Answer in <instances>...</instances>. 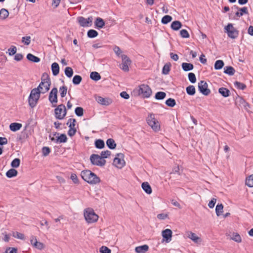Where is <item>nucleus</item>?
Returning a JSON list of instances; mask_svg holds the SVG:
<instances>
[{
  "label": "nucleus",
  "mask_w": 253,
  "mask_h": 253,
  "mask_svg": "<svg viewBox=\"0 0 253 253\" xmlns=\"http://www.w3.org/2000/svg\"><path fill=\"white\" fill-rule=\"evenodd\" d=\"M81 175L84 181L89 184H96L100 182L99 177L89 170H83Z\"/></svg>",
  "instance_id": "nucleus-1"
},
{
  "label": "nucleus",
  "mask_w": 253,
  "mask_h": 253,
  "mask_svg": "<svg viewBox=\"0 0 253 253\" xmlns=\"http://www.w3.org/2000/svg\"><path fill=\"white\" fill-rule=\"evenodd\" d=\"M51 82L48 75L46 73H43L42 77V82L36 88L39 90L41 93H45L49 90Z\"/></svg>",
  "instance_id": "nucleus-2"
},
{
  "label": "nucleus",
  "mask_w": 253,
  "mask_h": 253,
  "mask_svg": "<svg viewBox=\"0 0 253 253\" xmlns=\"http://www.w3.org/2000/svg\"><path fill=\"white\" fill-rule=\"evenodd\" d=\"M84 215L86 221L88 223L96 222L98 219V216L94 210L91 208H86L84 211Z\"/></svg>",
  "instance_id": "nucleus-3"
},
{
  "label": "nucleus",
  "mask_w": 253,
  "mask_h": 253,
  "mask_svg": "<svg viewBox=\"0 0 253 253\" xmlns=\"http://www.w3.org/2000/svg\"><path fill=\"white\" fill-rule=\"evenodd\" d=\"M41 93L36 88L33 89L28 98L29 105L31 108H34L37 104L40 97Z\"/></svg>",
  "instance_id": "nucleus-4"
},
{
  "label": "nucleus",
  "mask_w": 253,
  "mask_h": 253,
  "mask_svg": "<svg viewBox=\"0 0 253 253\" xmlns=\"http://www.w3.org/2000/svg\"><path fill=\"white\" fill-rule=\"evenodd\" d=\"M147 123L152 129L157 132L160 130V125L159 122L155 118L153 114H150L147 118Z\"/></svg>",
  "instance_id": "nucleus-5"
},
{
  "label": "nucleus",
  "mask_w": 253,
  "mask_h": 253,
  "mask_svg": "<svg viewBox=\"0 0 253 253\" xmlns=\"http://www.w3.org/2000/svg\"><path fill=\"white\" fill-rule=\"evenodd\" d=\"M138 93L143 98H149L151 95L152 91L149 85L142 84L139 86Z\"/></svg>",
  "instance_id": "nucleus-6"
},
{
  "label": "nucleus",
  "mask_w": 253,
  "mask_h": 253,
  "mask_svg": "<svg viewBox=\"0 0 253 253\" xmlns=\"http://www.w3.org/2000/svg\"><path fill=\"white\" fill-rule=\"evenodd\" d=\"M55 117L59 120L63 119L67 114L66 107L63 104L59 105L54 110Z\"/></svg>",
  "instance_id": "nucleus-7"
},
{
  "label": "nucleus",
  "mask_w": 253,
  "mask_h": 253,
  "mask_svg": "<svg viewBox=\"0 0 253 253\" xmlns=\"http://www.w3.org/2000/svg\"><path fill=\"white\" fill-rule=\"evenodd\" d=\"M90 160L92 165L102 167L106 164V161L97 154H92Z\"/></svg>",
  "instance_id": "nucleus-8"
},
{
  "label": "nucleus",
  "mask_w": 253,
  "mask_h": 253,
  "mask_svg": "<svg viewBox=\"0 0 253 253\" xmlns=\"http://www.w3.org/2000/svg\"><path fill=\"white\" fill-rule=\"evenodd\" d=\"M124 155L122 153H118L116 155L113 161V165L118 169H122L125 165V161L124 160Z\"/></svg>",
  "instance_id": "nucleus-9"
},
{
  "label": "nucleus",
  "mask_w": 253,
  "mask_h": 253,
  "mask_svg": "<svg viewBox=\"0 0 253 253\" xmlns=\"http://www.w3.org/2000/svg\"><path fill=\"white\" fill-rule=\"evenodd\" d=\"M225 30L228 34V36L231 39H236L238 36V31L234 28L233 25L231 23L228 24L225 27Z\"/></svg>",
  "instance_id": "nucleus-10"
},
{
  "label": "nucleus",
  "mask_w": 253,
  "mask_h": 253,
  "mask_svg": "<svg viewBox=\"0 0 253 253\" xmlns=\"http://www.w3.org/2000/svg\"><path fill=\"white\" fill-rule=\"evenodd\" d=\"M78 21L82 27H89L92 25L93 18L92 16L85 19L84 17L80 16L77 18Z\"/></svg>",
  "instance_id": "nucleus-11"
},
{
  "label": "nucleus",
  "mask_w": 253,
  "mask_h": 253,
  "mask_svg": "<svg viewBox=\"0 0 253 253\" xmlns=\"http://www.w3.org/2000/svg\"><path fill=\"white\" fill-rule=\"evenodd\" d=\"M122 59V66L120 67L124 71L127 72L129 71L128 66L131 64L130 59L125 54L121 55Z\"/></svg>",
  "instance_id": "nucleus-12"
},
{
  "label": "nucleus",
  "mask_w": 253,
  "mask_h": 253,
  "mask_svg": "<svg viewBox=\"0 0 253 253\" xmlns=\"http://www.w3.org/2000/svg\"><path fill=\"white\" fill-rule=\"evenodd\" d=\"M198 89L201 93L204 95H208L211 90L208 88V84L204 81H201L198 83Z\"/></svg>",
  "instance_id": "nucleus-13"
},
{
  "label": "nucleus",
  "mask_w": 253,
  "mask_h": 253,
  "mask_svg": "<svg viewBox=\"0 0 253 253\" xmlns=\"http://www.w3.org/2000/svg\"><path fill=\"white\" fill-rule=\"evenodd\" d=\"M30 242L31 245L37 249L42 250L45 248V245L42 242L37 241L36 236H31L30 237Z\"/></svg>",
  "instance_id": "nucleus-14"
},
{
  "label": "nucleus",
  "mask_w": 253,
  "mask_h": 253,
  "mask_svg": "<svg viewBox=\"0 0 253 253\" xmlns=\"http://www.w3.org/2000/svg\"><path fill=\"white\" fill-rule=\"evenodd\" d=\"M54 136H56V138L54 137H51V135L49 136L51 140L55 141L56 143H65L67 141V137L65 134H61L60 136L59 135V133H55L54 134Z\"/></svg>",
  "instance_id": "nucleus-15"
},
{
  "label": "nucleus",
  "mask_w": 253,
  "mask_h": 253,
  "mask_svg": "<svg viewBox=\"0 0 253 253\" xmlns=\"http://www.w3.org/2000/svg\"><path fill=\"white\" fill-rule=\"evenodd\" d=\"M172 232L170 229H166L162 232L163 241L166 243H169L171 241Z\"/></svg>",
  "instance_id": "nucleus-16"
},
{
  "label": "nucleus",
  "mask_w": 253,
  "mask_h": 253,
  "mask_svg": "<svg viewBox=\"0 0 253 253\" xmlns=\"http://www.w3.org/2000/svg\"><path fill=\"white\" fill-rule=\"evenodd\" d=\"M57 88L54 87L52 89L49 93V100L52 104H56L57 102Z\"/></svg>",
  "instance_id": "nucleus-17"
},
{
  "label": "nucleus",
  "mask_w": 253,
  "mask_h": 253,
  "mask_svg": "<svg viewBox=\"0 0 253 253\" xmlns=\"http://www.w3.org/2000/svg\"><path fill=\"white\" fill-rule=\"evenodd\" d=\"M96 101L100 104L105 106H108L112 103L111 99L108 98H103L101 96H98L96 98Z\"/></svg>",
  "instance_id": "nucleus-18"
},
{
  "label": "nucleus",
  "mask_w": 253,
  "mask_h": 253,
  "mask_svg": "<svg viewBox=\"0 0 253 253\" xmlns=\"http://www.w3.org/2000/svg\"><path fill=\"white\" fill-rule=\"evenodd\" d=\"M149 250L147 245H143L135 247V252L136 253H146Z\"/></svg>",
  "instance_id": "nucleus-19"
},
{
  "label": "nucleus",
  "mask_w": 253,
  "mask_h": 253,
  "mask_svg": "<svg viewBox=\"0 0 253 253\" xmlns=\"http://www.w3.org/2000/svg\"><path fill=\"white\" fill-rule=\"evenodd\" d=\"M143 190L148 194H151L152 192V188L147 182H144L141 184Z\"/></svg>",
  "instance_id": "nucleus-20"
},
{
  "label": "nucleus",
  "mask_w": 253,
  "mask_h": 253,
  "mask_svg": "<svg viewBox=\"0 0 253 253\" xmlns=\"http://www.w3.org/2000/svg\"><path fill=\"white\" fill-rule=\"evenodd\" d=\"M229 235L231 240H232L238 243L242 242L241 237L238 233L233 232L231 233Z\"/></svg>",
  "instance_id": "nucleus-21"
},
{
  "label": "nucleus",
  "mask_w": 253,
  "mask_h": 253,
  "mask_svg": "<svg viewBox=\"0 0 253 253\" xmlns=\"http://www.w3.org/2000/svg\"><path fill=\"white\" fill-rule=\"evenodd\" d=\"M188 237L196 243L201 241L200 238L197 236L195 233L192 232H190L188 234Z\"/></svg>",
  "instance_id": "nucleus-22"
},
{
  "label": "nucleus",
  "mask_w": 253,
  "mask_h": 253,
  "mask_svg": "<svg viewBox=\"0 0 253 253\" xmlns=\"http://www.w3.org/2000/svg\"><path fill=\"white\" fill-rule=\"evenodd\" d=\"M95 26L98 29L102 28L105 25V22L103 19L97 17L94 22Z\"/></svg>",
  "instance_id": "nucleus-23"
},
{
  "label": "nucleus",
  "mask_w": 253,
  "mask_h": 253,
  "mask_svg": "<svg viewBox=\"0 0 253 253\" xmlns=\"http://www.w3.org/2000/svg\"><path fill=\"white\" fill-rule=\"evenodd\" d=\"M236 103L239 105L241 106H243L245 108H246L247 106H249L248 103L246 102L243 98L240 96H238L237 97H236Z\"/></svg>",
  "instance_id": "nucleus-24"
},
{
  "label": "nucleus",
  "mask_w": 253,
  "mask_h": 253,
  "mask_svg": "<svg viewBox=\"0 0 253 253\" xmlns=\"http://www.w3.org/2000/svg\"><path fill=\"white\" fill-rule=\"evenodd\" d=\"M218 92L221 95L224 97H227L230 95V92L229 89L225 87H220L218 89Z\"/></svg>",
  "instance_id": "nucleus-25"
},
{
  "label": "nucleus",
  "mask_w": 253,
  "mask_h": 253,
  "mask_svg": "<svg viewBox=\"0 0 253 253\" xmlns=\"http://www.w3.org/2000/svg\"><path fill=\"white\" fill-rule=\"evenodd\" d=\"M22 124L17 123H11L9 126L10 129L12 131H16L22 127Z\"/></svg>",
  "instance_id": "nucleus-26"
},
{
  "label": "nucleus",
  "mask_w": 253,
  "mask_h": 253,
  "mask_svg": "<svg viewBox=\"0 0 253 253\" xmlns=\"http://www.w3.org/2000/svg\"><path fill=\"white\" fill-rule=\"evenodd\" d=\"M51 70L54 76H57L59 73V66L58 63L54 62L51 65Z\"/></svg>",
  "instance_id": "nucleus-27"
},
{
  "label": "nucleus",
  "mask_w": 253,
  "mask_h": 253,
  "mask_svg": "<svg viewBox=\"0 0 253 253\" xmlns=\"http://www.w3.org/2000/svg\"><path fill=\"white\" fill-rule=\"evenodd\" d=\"M170 27L172 30L177 31L181 28L182 24L179 21H174L171 23Z\"/></svg>",
  "instance_id": "nucleus-28"
},
{
  "label": "nucleus",
  "mask_w": 253,
  "mask_h": 253,
  "mask_svg": "<svg viewBox=\"0 0 253 253\" xmlns=\"http://www.w3.org/2000/svg\"><path fill=\"white\" fill-rule=\"evenodd\" d=\"M27 58L28 60L35 63L40 62V59L31 53H28L27 55Z\"/></svg>",
  "instance_id": "nucleus-29"
},
{
  "label": "nucleus",
  "mask_w": 253,
  "mask_h": 253,
  "mask_svg": "<svg viewBox=\"0 0 253 253\" xmlns=\"http://www.w3.org/2000/svg\"><path fill=\"white\" fill-rule=\"evenodd\" d=\"M17 174L18 171L16 169H11L6 172V175L8 178H11L16 176Z\"/></svg>",
  "instance_id": "nucleus-30"
},
{
  "label": "nucleus",
  "mask_w": 253,
  "mask_h": 253,
  "mask_svg": "<svg viewBox=\"0 0 253 253\" xmlns=\"http://www.w3.org/2000/svg\"><path fill=\"white\" fill-rule=\"evenodd\" d=\"M235 72V69L231 66H226L224 68V73L230 76H233Z\"/></svg>",
  "instance_id": "nucleus-31"
},
{
  "label": "nucleus",
  "mask_w": 253,
  "mask_h": 253,
  "mask_svg": "<svg viewBox=\"0 0 253 253\" xmlns=\"http://www.w3.org/2000/svg\"><path fill=\"white\" fill-rule=\"evenodd\" d=\"M182 68L184 71H188L192 70L194 68V66L191 63H183L182 64Z\"/></svg>",
  "instance_id": "nucleus-32"
},
{
  "label": "nucleus",
  "mask_w": 253,
  "mask_h": 253,
  "mask_svg": "<svg viewBox=\"0 0 253 253\" xmlns=\"http://www.w3.org/2000/svg\"><path fill=\"white\" fill-rule=\"evenodd\" d=\"M239 10L240 12L237 11L235 13L236 16H237V17H240L241 16H242L244 14H248V8L247 7H243L242 8H239Z\"/></svg>",
  "instance_id": "nucleus-33"
},
{
  "label": "nucleus",
  "mask_w": 253,
  "mask_h": 253,
  "mask_svg": "<svg viewBox=\"0 0 253 253\" xmlns=\"http://www.w3.org/2000/svg\"><path fill=\"white\" fill-rule=\"evenodd\" d=\"M106 144L107 146L111 149H114L116 147V144L114 140V139L112 138L108 139L106 141Z\"/></svg>",
  "instance_id": "nucleus-34"
},
{
  "label": "nucleus",
  "mask_w": 253,
  "mask_h": 253,
  "mask_svg": "<svg viewBox=\"0 0 253 253\" xmlns=\"http://www.w3.org/2000/svg\"><path fill=\"white\" fill-rule=\"evenodd\" d=\"M90 78L93 81H97L101 79V76L98 72H92L90 74Z\"/></svg>",
  "instance_id": "nucleus-35"
},
{
  "label": "nucleus",
  "mask_w": 253,
  "mask_h": 253,
  "mask_svg": "<svg viewBox=\"0 0 253 253\" xmlns=\"http://www.w3.org/2000/svg\"><path fill=\"white\" fill-rule=\"evenodd\" d=\"M9 15V12L7 10L2 8L0 10V18L1 19H5Z\"/></svg>",
  "instance_id": "nucleus-36"
},
{
  "label": "nucleus",
  "mask_w": 253,
  "mask_h": 253,
  "mask_svg": "<svg viewBox=\"0 0 253 253\" xmlns=\"http://www.w3.org/2000/svg\"><path fill=\"white\" fill-rule=\"evenodd\" d=\"M166 96V93L165 92L159 91L155 94V98L157 100H162Z\"/></svg>",
  "instance_id": "nucleus-37"
},
{
  "label": "nucleus",
  "mask_w": 253,
  "mask_h": 253,
  "mask_svg": "<svg viewBox=\"0 0 253 253\" xmlns=\"http://www.w3.org/2000/svg\"><path fill=\"white\" fill-rule=\"evenodd\" d=\"M186 92L190 95H193L195 93V88L193 85H190L186 88Z\"/></svg>",
  "instance_id": "nucleus-38"
},
{
  "label": "nucleus",
  "mask_w": 253,
  "mask_h": 253,
  "mask_svg": "<svg viewBox=\"0 0 253 253\" xmlns=\"http://www.w3.org/2000/svg\"><path fill=\"white\" fill-rule=\"evenodd\" d=\"M223 206L222 204H218L216 206L215 212L216 215L219 216L223 212Z\"/></svg>",
  "instance_id": "nucleus-39"
},
{
  "label": "nucleus",
  "mask_w": 253,
  "mask_h": 253,
  "mask_svg": "<svg viewBox=\"0 0 253 253\" xmlns=\"http://www.w3.org/2000/svg\"><path fill=\"white\" fill-rule=\"evenodd\" d=\"M95 145L97 148L102 149L105 146L104 142L101 139H97L95 142Z\"/></svg>",
  "instance_id": "nucleus-40"
},
{
  "label": "nucleus",
  "mask_w": 253,
  "mask_h": 253,
  "mask_svg": "<svg viewBox=\"0 0 253 253\" xmlns=\"http://www.w3.org/2000/svg\"><path fill=\"white\" fill-rule=\"evenodd\" d=\"M224 66V62L222 60H217L214 64V69L215 70L221 69Z\"/></svg>",
  "instance_id": "nucleus-41"
},
{
  "label": "nucleus",
  "mask_w": 253,
  "mask_h": 253,
  "mask_svg": "<svg viewBox=\"0 0 253 253\" xmlns=\"http://www.w3.org/2000/svg\"><path fill=\"white\" fill-rule=\"evenodd\" d=\"M246 184L249 187H253V174L251 175L246 179Z\"/></svg>",
  "instance_id": "nucleus-42"
},
{
  "label": "nucleus",
  "mask_w": 253,
  "mask_h": 253,
  "mask_svg": "<svg viewBox=\"0 0 253 253\" xmlns=\"http://www.w3.org/2000/svg\"><path fill=\"white\" fill-rule=\"evenodd\" d=\"M67 87L65 85H63L59 88V92L61 97H64L67 94Z\"/></svg>",
  "instance_id": "nucleus-43"
},
{
  "label": "nucleus",
  "mask_w": 253,
  "mask_h": 253,
  "mask_svg": "<svg viewBox=\"0 0 253 253\" xmlns=\"http://www.w3.org/2000/svg\"><path fill=\"white\" fill-rule=\"evenodd\" d=\"M82 80V78L80 75H75L73 79V83L77 85L80 84Z\"/></svg>",
  "instance_id": "nucleus-44"
},
{
  "label": "nucleus",
  "mask_w": 253,
  "mask_h": 253,
  "mask_svg": "<svg viewBox=\"0 0 253 253\" xmlns=\"http://www.w3.org/2000/svg\"><path fill=\"white\" fill-rule=\"evenodd\" d=\"M98 32L94 30H89L87 32V36L90 38H93L97 36Z\"/></svg>",
  "instance_id": "nucleus-45"
},
{
  "label": "nucleus",
  "mask_w": 253,
  "mask_h": 253,
  "mask_svg": "<svg viewBox=\"0 0 253 253\" xmlns=\"http://www.w3.org/2000/svg\"><path fill=\"white\" fill-rule=\"evenodd\" d=\"M166 104L168 106L173 107L175 105L176 102L174 99L170 98L166 100Z\"/></svg>",
  "instance_id": "nucleus-46"
},
{
  "label": "nucleus",
  "mask_w": 253,
  "mask_h": 253,
  "mask_svg": "<svg viewBox=\"0 0 253 253\" xmlns=\"http://www.w3.org/2000/svg\"><path fill=\"white\" fill-rule=\"evenodd\" d=\"M172 20V17L169 15H165L162 19V23L164 24H166Z\"/></svg>",
  "instance_id": "nucleus-47"
},
{
  "label": "nucleus",
  "mask_w": 253,
  "mask_h": 253,
  "mask_svg": "<svg viewBox=\"0 0 253 253\" xmlns=\"http://www.w3.org/2000/svg\"><path fill=\"white\" fill-rule=\"evenodd\" d=\"M65 74L69 78H71L73 75V70L72 68L67 67L65 69Z\"/></svg>",
  "instance_id": "nucleus-48"
},
{
  "label": "nucleus",
  "mask_w": 253,
  "mask_h": 253,
  "mask_svg": "<svg viewBox=\"0 0 253 253\" xmlns=\"http://www.w3.org/2000/svg\"><path fill=\"white\" fill-rule=\"evenodd\" d=\"M20 164V160L18 158L14 159L11 163V166L12 168H18Z\"/></svg>",
  "instance_id": "nucleus-49"
},
{
  "label": "nucleus",
  "mask_w": 253,
  "mask_h": 253,
  "mask_svg": "<svg viewBox=\"0 0 253 253\" xmlns=\"http://www.w3.org/2000/svg\"><path fill=\"white\" fill-rule=\"evenodd\" d=\"M17 48L16 46L12 45L8 49L7 53L9 55L12 56L16 54Z\"/></svg>",
  "instance_id": "nucleus-50"
},
{
  "label": "nucleus",
  "mask_w": 253,
  "mask_h": 253,
  "mask_svg": "<svg viewBox=\"0 0 253 253\" xmlns=\"http://www.w3.org/2000/svg\"><path fill=\"white\" fill-rule=\"evenodd\" d=\"M76 120L75 119H69L68 121V122L67 123V125H69V127L70 128H76L75 126H76Z\"/></svg>",
  "instance_id": "nucleus-51"
},
{
  "label": "nucleus",
  "mask_w": 253,
  "mask_h": 253,
  "mask_svg": "<svg viewBox=\"0 0 253 253\" xmlns=\"http://www.w3.org/2000/svg\"><path fill=\"white\" fill-rule=\"evenodd\" d=\"M75 114L79 117H81L84 115V109L82 107H78L75 109Z\"/></svg>",
  "instance_id": "nucleus-52"
},
{
  "label": "nucleus",
  "mask_w": 253,
  "mask_h": 253,
  "mask_svg": "<svg viewBox=\"0 0 253 253\" xmlns=\"http://www.w3.org/2000/svg\"><path fill=\"white\" fill-rule=\"evenodd\" d=\"M13 236L14 238L21 239V240H24L25 239V236L23 234L19 233L18 232H15L13 233Z\"/></svg>",
  "instance_id": "nucleus-53"
},
{
  "label": "nucleus",
  "mask_w": 253,
  "mask_h": 253,
  "mask_svg": "<svg viewBox=\"0 0 253 253\" xmlns=\"http://www.w3.org/2000/svg\"><path fill=\"white\" fill-rule=\"evenodd\" d=\"M234 84L236 87L240 89L244 90L246 87V85L245 84L239 82H235Z\"/></svg>",
  "instance_id": "nucleus-54"
},
{
  "label": "nucleus",
  "mask_w": 253,
  "mask_h": 253,
  "mask_svg": "<svg viewBox=\"0 0 253 253\" xmlns=\"http://www.w3.org/2000/svg\"><path fill=\"white\" fill-rule=\"evenodd\" d=\"M188 79L191 83H195L196 81L195 75L193 73L188 74Z\"/></svg>",
  "instance_id": "nucleus-55"
},
{
  "label": "nucleus",
  "mask_w": 253,
  "mask_h": 253,
  "mask_svg": "<svg viewBox=\"0 0 253 253\" xmlns=\"http://www.w3.org/2000/svg\"><path fill=\"white\" fill-rule=\"evenodd\" d=\"M99 252L100 253H111V251L110 249L106 246H102L99 249Z\"/></svg>",
  "instance_id": "nucleus-56"
},
{
  "label": "nucleus",
  "mask_w": 253,
  "mask_h": 253,
  "mask_svg": "<svg viewBox=\"0 0 253 253\" xmlns=\"http://www.w3.org/2000/svg\"><path fill=\"white\" fill-rule=\"evenodd\" d=\"M180 35L183 38H188L189 37V34L186 30L182 29L180 32Z\"/></svg>",
  "instance_id": "nucleus-57"
},
{
  "label": "nucleus",
  "mask_w": 253,
  "mask_h": 253,
  "mask_svg": "<svg viewBox=\"0 0 253 253\" xmlns=\"http://www.w3.org/2000/svg\"><path fill=\"white\" fill-rule=\"evenodd\" d=\"M170 70V65L169 64H165L163 68L162 73L164 75L169 74Z\"/></svg>",
  "instance_id": "nucleus-58"
},
{
  "label": "nucleus",
  "mask_w": 253,
  "mask_h": 253,
  "mask_svg": "<svg viewBox=\"0 0 253 253\" xmlns=\"http://www.w3.org/2000/svg\"><path fill=\"white\" fill-rule=\"evenodd\" d=\"M4 253H17V249L12 247L7 248Z\"/></svg>",
  "instance_id": "nucleus-59"
},
{
  "label": "nucleus",
  "mask_w": 253,
  "mask_h": 253,
  "mask_svg": "<svg viewBox=\"0 0 253 253\" xmlns=\"http://www.w3.org/2000/svg\"><path fill=\"white\" fill-rule=\"evenodd\" d=\"M50 152V149L48 147H43L42 148V153L43 156H47Z\"/></svg>",
  "instance_id": "nucleus-60"
},
{
  "label": "nucleus",
  "mask_w": 253,
  "mask_h": 253,
  "mask_svg": "<svg viewBox=\"0 0 253 253\" xmlns=\"http://www.w3.org/2000/svg\"><path fill=\"white\" fill-rule=\"evenodd\" d=\"M111 155V152L109 150H106L104 151H102L101 153V157L102 159H104L105 158H107L108 156Z\"/></svg>",
  "instance_id": "nucleus-61"
},
{
  "label": "nucleus",
  "mask_w": 253,
  "mask_h": 253,
  "mask_svg": "<svg viewBox=\"0 0 253 253\" xmlns=\"http://www.w3.org/2000/svg\"><path fill=\"white\" fill-rule=\"evenodd\" d=\"M22 42H24L26 45H29L31 42V37L30 36L23 37L22 39Z\"/></svg>",
  "instance_id": "nucleus-62"
},
{
  "label": "nucleus",
  "mask_w": 253,
  "mask_h": 253,
  "mask_svg": "<svg viewBox=\"0 0 253 253\" xmlns=\"http://www.w3.org/2000/svg\"><path fill=\"white\" fill-rule=\"evenodd\" d=\"M70 178L72 179L73 182L75 184L79 183V179L77 177V176L75 173H72L71 175Z\"/></svg>",
  "instance_id": "nucleus-63"
},
{
  "label": "nucleus",
  "mask_w": 253,
  "mask_h": 253,
  "mask_svg": "<svg viewBox=\"0 0 253 253\" xmlns=\"http://www.w3.org/2000/svg\"><path fill=\"white\" fill-rule=\"evenodd\" d=\"M113 50L118 56H119L122 53V51L120 47L117 46H115L114 47Z\"/></svg>",
  "instance_id": "nucleus-64"
}]
</instances>
